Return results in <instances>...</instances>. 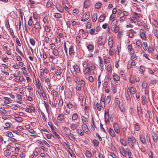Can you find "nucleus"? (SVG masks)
Segmentation results:
<instances>
[{
    "label": "nucleus",
    "mask_w": 158,
    "mask_h": 158,
    "mask_svg": "<svg viewBox=\"0 0 158 158\" xmlns=\"http://www.w3.org/2000/svg\"><path fill=\"white\" fill-rule=\"evenodd\" d=\"M114 102L116 105H117L118 107L120 106V102L118 98H115L114 100Z\"/></svg>",
    "instance_id": "obj_33"
},
{
    "label": "nucleus",
    "mask_w": 158,
    "mask_h": 158,
    "mask_svg": "<svg viewBox=\"0 0 158 158\" xmlns=\"http://www.w3.org/2000/svg\"><path fill=\"white\" fill-rule=\"evenodd\" d=\"M97 14L96 13H94L93 14V16H92V21L94 22H95L97 19Z\"/></svg>",
    "instance_id": "obj_52"
},
{
    "label": "nucleus",
    "mask_w": 158,
    "mask_h": 158,
    "mask_svg": "<svg viewBox=\"0 0 158 158\" xmlns=\"http://www.w3.org/2000/svg\"><path fill=\"white\" fill-rule=\"evenodd\" d=\"M111 100V97L110 96H108L105 99L106 102L109 104Z\"/></svg>",
    "instance_id": "obj_58"
},
{
    "label": "nucleus",
    "mask_w": 158,
    "mask_h": 158,
    "mask_svg": "<svg viewBox=\"0 0 158 158\" xmlns=\"http://www.w3.org/2000/svg\"><path fill=\"white\" fill-rule=\"evenodd\" d=\"M87 48L89 50L92 51L94 49V47L93 44H89L87 45Z\"/></svg>",
    "instance_id": "obj_37"
},
{
    "label": "nucleus",
    "mask_w": 158,
    "mask_h": 158,
    "mask_svg": "<svg viewBox=\"0 0 158 158\" xmlns=\"http://www.w3.org/2000/svg\"><path fill=\"white\" fill-rule=\"evenodd\" d=\"M129 31V32H128L127 33V35L131 38H133L134 35L133 34L134 32V31L132 29H131Z\"/></svg>",
    "instance_id": "obj_13"
},
{
    "label": "nucleus",
    "mask_w": 158,
    "mask_h": 158,
    "mask_svg": "<svg viewBox=\"0 0 158 158\" xmlns=\"http://www.w3.org/2000/svg\"><path fill=\"white\" fill-rule=\"evenodd\" d=\"M53 4V2L51 1L48 0L46 6L49 7H50Z\"/></svg>",
    "instance_id": "obj_61"
},
{
    "label": "nucleus",
    "mask_w": 158,
    "mask_h": 158,
    "mask_svg": "<svg viewBox=\"0 0 158 158\" xmlns=\"http://www.w3.org/2000/svg\"><path fill=\"white\" fill-rule=\"evenodd\" d=\"M69 138L71 137L73 140H75V138L74 137L73 135L71 133L67 134L66 135Z\"/></svg>",
    "instance_id": "obj_45"
},
{
    "label": "nucleus",
    "mask_w": 158,
    "mask_h": 158,
    "mask_svg": "<svg viewBox=\"0 0 158 158\" xmlns=\"http://www.w3.org/2000/svg\"><path fill=\"white\" fill-rule=\"evenodd\" d=\"M143 48L145 51H146L148 48L147 43L146 42H144L143 43Z\"/></svg>",
    "instance_id": "obj_50"
},
{
    "label": "nucleus",
    "mask_w": 158,
    "mask_h": 158,
    "mask_svg": "<svg viewBox=\"0 0 158 158\" xmlns=\"http://www.w3.org/2000/svg\"><path fill=\"white\" fill-rule=\"evenodd\" d=\"M59 51H58L57 49H54L52 51V52L53 54L56 56H58L59 54Z\"/></svg>",
    "instance_id": "obj_40"
},
{
    "label": "nucleus",
    "mask_w": 158,
    "mask_h": 158,
    "mask_svg": "<svg viewBox=\"0 0 158 158\" xmlns=\"http://www.w3.org/2000/svg\"><path fill=\"white\" fill-rule=\"evenodd\" d=\"M33 22L32 20V16L29 17V20L28 21V24L29 26H31L33 24Z\"/></svg>",
    "instance_id": "obj_49"
},
{
    "label": "nucleus",
    "mask_w": 158,
    "mask_h": 158,
    "mask_svg": "<svg viewBox=\"0 0 158 158\" xmlns=\"http://www.w3.org/2000/svg\"><path fill=\"white\" fill-rule=\"evenodd\" d=\"M84 7L85 8H88L91 5V1L90 0H85L84 2Z\"/></svg>",
    "instance_id": "obj_11"
},
{
    "label": "nucleus",
    "mask_w": 158,
    "mask_h": 158,
    "mask_svg": "<svg viewBox=\"0 0 158 158\" xmlns=\"http://www.w3.org/2000/svg\"><path fill=\"white\" fill-rule=\"evenodd\" d=\"M89 13L88 12H86L84 14L81 18V21L82 22H85L87 21L89 18Z\"/></svg>",
    "instance_id": "obj_6"
},
{
    "label": "nucleus",
    "mask_w": 158,
    "mask_h": 158,
    "mask_svg": "<svg viewBox=\"0 0 158 158\" xmlns=\"http://www.w3.org/2000/svg\"><path fill=\"white\" fill-rule=\"evenodd\" d=\"M152 137L154 142L156 143H157L158 139V137L157 134L156 133H154L152 135Z\"/></svg>",
    "instance_id": "obj_28"
},
{
    "label": "nucleus",
    "mask_w": 158,
    "mask_h": 158,
    "mask_svg": "<svg viewBox=\"0 0 158 158\" xmlns=\"http://www.w3.org/2000/svg\"><path fill=\"white\" fill-rule=\"evenodd\" d=\"M119 30V27L117 26L114 27L112 29V31L115 33L118 32Z\"/></svg>",
    "instance_id": "obj_39"
},
{
    "label": "nucleus",
    "mask_w": 158,
    "mask_h": 158,
    "mask_svg": "<svg viewBox=\"0 0 158 158\" xmlns=\"http://www.w3.org/2000/svg\"><path fill=\"white\" fill-rule=\"evenodd\" d=\"M146 102V99L145 97H143L142 99V104L144 105Z\"/></svg>",
    "instance_id": "obj_63"
},
{
    "label": "nucleus",
    "mask_w": 158,
    "mask_h": 158,
    "mask_svg": "<svg viewBox=\"0 0 158 158\" xmlns=\"http://www.w3.org/2000/svg\"><path fill=\"white\" fill-rule=\"evenodd\" d=\"M19 115L18 114H15V117L17 118V119H15V120L17 122H21L23 121V119L22 118L19 117Z\"/></svg>",
    "instance_id": "obj_16"
},
{
    "label": "nucleus",
    "mask_w": 158,
    "mask_h": 158,
    "mask_svg": "<svg viewBox=\"0 0 158 158\" xmlns=\"http://www.w3.org/2000/svg\"><path fill=\"white\" fill-rule=\"evenodd\" d=\"M79 10L77 9H74L73 11V16H75L77 15L79 13Z\"/></svg>",
    "instance_id": "obj_35"
},
{
    "label": "nucleus",
    "mask_w": 158,
    "mask_h": 158,
    "mask_svg": "<svg viewBox=\"0 0 158 158\" xmlns=\"http://www.w3.org/2000/svg\"><path fill=\"white\" fill-rule=\"evenodd\" d=\"M120 142L121 144L124 146H126L127 145V142L125 140L121 139L120 140Z\"/></svg>",
    "instance_id": "obj_43"
},
{
    "label": "nucleus",
    "mask_w": 158,
    "mask_h": 158,
    "mask_svg": "<svg viewBox=\"0 0 158 158\" xmlns=\"http://www.w3.org/2000/svg\"><path fill=\"white\" fill-rule=\"evenodd\" d=\"M132 46L131 45H129L127 47V49L128 50H129L130 54H134L135 52L134 51L132 50Z\"/></svg>",
    "instance_id": "obj_34"
},
{
    "label": "nucleus",
    "mask_w": 158,
    "mask_h": 158,
    "mask_svg": "<svg viewBox=\"0 0 158 158\" xmlns=\"http://www.w3.org/2000/svg\"><path fill=\"white\" fill-rule=\"evenodd\" d=\"M78 127V125L76 123L71 124L70 126V128L73 130H74Z\"/></svg>",
    "instance_id": "obj_22"
},
{
    "label": "nucleus",
    "mask_w": 158,
    "mask_h": 158,
    "mask_svg": "<svg viewBox=\"0 0 158 158\" xmlns=\"http://www.w3.org/2000/svg\"><path fill=\"white\" fill-rule=\"evenodd\" d=\"M105 43V40L102 36H100L99 37L97 42L98 45L99 46H101L104 44Z\"/></svg>",
    "instance_id": "obj_7"
},
{
    "label": "nucleus",
    "mask_w": 158,
    "mask_h": 158,
    "mask_svg": "<svg viewBox=\"0 0 158 158\" xmlns=\"http://www.w3.org/2000/svg\"><path fill=\"white\" fill-rule=\"evenodd\" d=\"M145 68L143 66L141 65L140 66V69L139 70V73L142 74L145 71Z\"/></svg>",
    "instance_id": "obj_32"
},
{
    "label": "nucleus",
    "mask_w": 158,
    "mask_h": 158,
    "mask_svg": "<svg viewBox=\"0 0 158 158\" xmlns=\"http://www.w3.org/2000/svg\"><path fill=\"white\" fill-rule=\"evenodd\" d=\"M106 18L105 15L104 14H102L99 17L98 21L100 22H102Z\"/></svg>",
    "instance_id": "obj_24"
},
{
    "label": "nucleus",
    "mask_w": 158,
    "mask_h": 158,
    "mask_svg": "<svg viewBox=\"0 0 158 158\" xmlns=\"http://www.w3.org/2000/svg\"><path fill=\"white\" fill-rule=\"evenodd\" d=\"M4 98L5 100L4 102L5 104L10 103L11 102V99L9 98L5 97H4Z\"/></svg>",
    "instance_id": "obj_20"
},
{
    "label": "nucleus",
    "mask_w": 158,
    "mask_h": 158,
    "mask_svg": "<svg viewBox=\"0 0 158 158\" xmlns=\"http://www.w3.org/2000/svg\"><path fill=\"white\" fill-rule=\"evenodd\" d=\"M96 68V67L94 64L90 63L88 66L84 70V72L85 74H88L89 75H93L94 74V70Z\"/></svg>",
    "instance_id": "obj_1"
},
{
    "label": "nucleus",
    "mask_w": 158,
    "mask_h": 158,
    "mask_svg": "<svg viewBox=\"0 0 158 158\" xmlns=\"http://www.w3.org/2000/svg\"><path fill=\"white\" fill-rule=\"evenodd\" d=\"M113 79L114 81H118L120 79V77L117 74L114 73L113 75Z\"/></svg>",
    "instance_id": "obj_26"
},
{
    "label": "nucleus",
    "mask_w": 158,
    "mask_h": 158,
    "mask_svg": "<svg viewBox=\"0 0 158 158\" xmlns=\"http://www.w3.org/2000/svg\"><path fill=\"white\" fill-rule=\"evenodd\" d=\"M105 96L104 95L102 96L100 99V103L97 102L96 103L97 108L98 111L101 110L102 108L104 109L105 107Z\"/></svg>",
    "instance_id": "obj_2"
},
{
    "label": "nucleus",
    "mask_w": 158,
    "mask_h": 158,
    "mask_svg": "<svg viewBox=\"0 0 158 158\" xmlns=\"http://www.w3.org/2000/svg\"><path fill=\"white\" fill-rule=\"evenodd\" d=\"M82 129L83 131L85 133H88V132L89 131L88 128L87 126V123L82 122Z\"/></svg>",
    "instance_id": "obj_9"
},
{
    "label": "nucleus",
    "mask_w": 158,
    "mask_h": 158,
    "mask_svg": "<svg viewBox=\"0 0 158 158\" xmlns=\"http://www.w3.org/2000/svg\"><path fill=\"white\" fill-rule=\"evenodd\" d=\"M111 90L113 91V94H115L116 92V89L115 88V85H112V84L111 86Z\"/></svg>",
    "instance_id": "obj_59"
},
{
    "label": "nucleus",
    "mask_w": 158,
    "mask_h": 158,
    "mask_svg": "<svg viewBox=\"0 0 158 158\" xmlns=\"http://www.w3.org/2000/svg\"><path fill=\"white\" fill-rule=\"evenodd\" d=\"M16 51L17 52L19 53L20 55L22 57H24V55H23V53L19 49V48L16 47Z\"/></svg>",
    "instance_id": "obj_54"
},
{
    "label": "nucleus",
    "mask_w": 158,
    "mask_h": 158,
    "mask_svg": "<svg viewBox=\"0 0 158 158\" xmlns=\"http://www.w3.org/2000/svg\"><path fill=\"white\" fill-rule=\"evenodd\" d=\"M44 106H45V107L47 111V112L48 113L50 111H49L50 106H49V105H48V102H47V103H46L45 101H44Z\"/></svg>",
    "instance_id": "obj_27"
},
{
    "label": "nucleus",
    "mask_w": 158,
    "mask_h": 158,
    "mask_svg": "<svg viewBox=\"0 0 158 158\" xmlns=\"http://www.w3.org/2000/svg\"><path fill=\"white\" fill-rule=\"evenodd\" d=\"M90 63H88V60H84L82 63V65L83 67L85 68H86Z\"/></svg>",
    "instance_id": "obj_21"
},
{
    "label": "nucleus",
    "mask_w": 158,
    "mask_h": 158,
    "mask_svg": "<svg viewBox=\"0 0 158 158\" xmlns=\"http://www.w3.org/2000/svg\"><path fill=\"white\" fill-rule=\"evenodd\" d=\"M127 140L129 146L131 148H132L134 147V143L135 142V138L133 136L129 137Z\"/></svg>",
    "instance_id": "obj_4"
},
{
    "label": "nucleus",
    "mask_w": 158,
    "mask_h": 158,
    "mask_svg": "<svg viewBox=\"0 0 158 158\" xmlns=\"http://www.w3.org/2000/svg\"><path fill=\"white\" fill-rule=\"evenodd\" d=\"M139 36L143 40H146L147 37L145 32L143 29H141L139 30Z\"/></svg>",
    "instance_id": "obj_5"
},
{
    "label": "nucleus",
    "mask_w": 158,
    "mask_h": 158,
    "mask_svg": "<svg viewBox=\"0 0 158 158\" xmlns=\"http://www.w3.org/2000/svg\"><path fill=\"white\" fill-rule=\"evenodd\" d=\"M117 24V20L116 19H113L111 23V25L112 27L113 26L115 27Z\"/></svg>",
    "instance_id": "obj_42"
},
{
    "label": "nucleus",
    "mask_w": 158,
    "mask_h": 158,
    "mask_svg": "<svg viewBox=\"0 0 158 158\" xmlns=\"http://www.w3.org/2000/svg\"><path fill=\"white\" fill-rule=\"evenodd\" d=\"M85 154L86 156L89 157H91L92 156V154L88 150L86 151Z\"/></svg>",
    "instance_id": "obj_55"
},
{
    "label": "nucleus",
    "mask_w": 158,
    "mask_h": 158,
    "mask_svg": "<svg viewBox=\"0 0 158 158\" xmlns=\"http://www.w3.org/2000/svg\"><path fill=\"white\" fill-rule=\"evenodd\" d=\"M53 16L55 18L57 19H60L62 17V15L58 13H54Z\"/></svg>",
    "instance_id": "obj_31"
},
{
    "label": "nucleus",
    "mask_w": 158,
    "mask_h": 158,
    "mask_svg": "<svg viewBox=\"0 0 158 158\" xmlns=\"http://www.w3.org/2000/svg\"><path fill=\"white\" fill-rule=\"evenodd\" d=\"M75 53L74 46L72 45L70 46L69 48V55L70 56H74Z\"/></svg>",
    "instance_id": "obj_10"
},
{
    "label": "nucleus",
    "mask_w": 158,
    "mask_h": 158,
    "mask_svg": "<svg viewBox=\"0 0 158 158\" xmlns=\"http://www.w3.org/2000/svg\"><path fill=\"white\" fill-rule=\"evenodd\" d=\"M77 131L78 134L82 136L84 135V132L82 131L81 129H77Z\"/></svg>",
    "instance_id": "obj_57"
},
{
    "label": "nucleus",
    "mask_w": 158,
    "mask_h": 158,
    "mask_svg": "<svg viewBox=\"0 0 158 158\" xmlns=\"http://www.w3.org/2000/svg\"><path fill=\"white\" fill-rule=\"evenodd\" d=\"M137 90L136 88L134 86H131L130 88H128L127 90V93L128 97L130 98L132 95L135 94L136 93Z\"/></svg>",
    "instance_id": "obj_3"
},
{
    "label": "nucleus",
    "mask_w": 158,
    "mask_h": 158,
    "mask_svg": "<svg viewBox=\"0 0 158 158\" xmlns=\"http://www.w3.org/2000/svg\"><path fill=\"white\" fill-rule=\"evenodd\" d=\"M64 118V115L63 114H59L57 117V119L58 121H61Z\"/></svg>",
    "instance_id": "obj_44"
},
{
    "label": "nucleus",
    "mask_w": 158,
    "mask_h": 158,
    "mask_svg": "<svg viewBox=\"0 0 158 158\" xmlns=\"http://www.w3.org/2000/svg\"><path fill=\"white\" fill-rule=\"evenodd\" d=\"M102 6V3L99 2H98L95 5V7L97 9H98L99 8H100Z\"/></svg>",
    "instance_id": "obj_53"
},
{
    "label": "nucleus",
    "mask_w": 158,
    "mask_h": 158,
    "mask_svg": "<svg viewBox=\"0 0 158 158\" xmlns=\"http://www.w3.org/2000/svg\"><path fill=\"white\" fill-rule=\"evenodd\" d=\"M139 138L141 142L143 144H145L146 143V141L145 137L142 135H139Z\"/></svg>",
    "instance_id": "obj_14"
},
{
    "label": "nucleus",
    "mask_w": 158,
    "mask_h": 158,
    "mask_svg": "<svg viewBox=\"0 0 158 158\" xmlns=\"http://www.w3.org/2000/svg\"><path fill=\"white\" fill-rule=\"evenodd\" d=\"M92 142L94 146L97 147L98 146L99 142L97 140L94 139L92 141Z\"/></svg>",
    "instance_id": "obj_41"
},
{
    "label": "nucleus",
    "mask_w": 158,
    "mask_h": 158,
    "mask_svg": "<svg viewBox=\"0 0 158 158\" xmlns=\"http://www.w3.org/2000/svg\"><path fill=\"white\" fill-rule=\"evenodd\" d=\"M148 84L146 80H144L143 81L142 84V89H146L148 86Z\"/></svg>",
    "instance_id": "obj_17"
},
{
    "label": "nucleus",
    "mask_w": 158,
    "mask_h": 158,
    "mask_svg": "<svg viewBox=\"0 0 158 158\" xmlns=\"http://www.w3.org/2000/svg\"><path fill=\"white\" fill-rule=\"evenodd\" d=\"M132 55L131 56V59L133 61L136 60L137 58V56L136 55L134 54H131Z\"/></svg>",
    "instance_id": "obj_51"
},
{
    "label": "nucleus",
    "mask_w": 158,
    "mask_h": 158,
    "mask_svg": "<svg viewBox=\"0 0 158 158\" xmlns=\"http://www.w3.org/2000/svg\"><path fill=\"white\" fill-rule=\"evenodd\" d=\"M136 45L138 47L141 46L142 45V43L140 40H138L136 42Z\"/></svg>",
    "instance_id": "obj_62"
},
{
    "label": "nucleus",
    "mask_w": 158,
    "mask_h": 158,
    "mask_svg": "<svg viewBox=\"0 0 158 158\" xmlns=\"http://www.w3.org/2000/svg\"><path fill=\"white\" fill-rule=\"evenodd\" d=\"M78 116L76 113H74L72 116V119L74 121L76 120L78 118Z\"/></svg>",
    "instance_id": "obj_38"
},
{
    "label": "nucleus",
    "mask_w": 158,
    "mask_h": 158,
    "mask_svg": "<svg viewBox=\"0 0 158 158\" xmlns=\"http://www.w3.org/2000/svg\"><path fill=\"white\" fill-rule=\"evenodd\" d=\"M108 132L110 135L112 137H114L115 136V134L112 128H109Z\"/></svg>",
    "instance_id": "obj_19"
},
{
    "label": "nucleus",
    "mask_w": 158,
    "mask_h": 158,
    "mask_svg": "<svg viewBox=\"0 0 158 158\" xmlns=\"http://www.w3.org/2000/svg\"><path fill=\"white\" fill-rule=\"evenodd\" d=\"M44 29L46 32H49L50 31V27L46 25L44 27Z\"/></svg>",
    "instance_id": "obj_56"
},
{
    "label": "nucleus",
    "mask_w": 158,
    "mask_h": 158,
    "mask_svg": "<svg viewBox=\"0 0 158 158\" xmlns=\"http://www.w3.org/2000/svg\"><path fill=\"white\" fill-rule=\"evenodd\" d=\"M126 149V152L129 156V158H132L131 157L132 153L130 149L129 148H127Z\"/></svg>",
    "instance_id": "obj_29"
},
{
    "label": "nucleus",
    "mask_w": 158,
    "mask_h": 158,
    "mask_svg": "<svg viewBox=\"0 0 158 158\" xmlns=\"http://www.w3.org/2000/svg\"><path fill=\"white\" fill-rule=\"evenodd\" d=\"M110 62V57H106L104 58V62L105 64H107Z\"/></svg>",
    "instance_id": "obj_46"
},
{
    "label": "nucleus",
    "mask_w": 158,
    "mask_h": 158,
    "mask_svg": "<svg viewBox=\"0 0 158 158\" xmlns=\"http://www.w3.org/2000/svg\"><path fill=\"white\" fill-rule=\"evenodd\" d=\"M112 70V66L110 64L107 65L106 67V70L108 72H110Z\"/></svg>",
    "instance_id": "obj_60"
},
{
    "label": "nucleus",
    "mask_w": 158,
    "mask_h": 158,
    "mask_svg": "<svg viewBox=\"0 0 158 158\" xmlns=\"http://www.w3.org/2000/svg\"><path fill=\"white\" fill-rule=\"evenodd\" d=\"M108 44L110 48H111L113 47V39L112 37H109Z\"/></svg>",
    "instance_id": "obj_12"
},
{
    "label": "nucleus",
    "mask_w": 158,
    "mask_h": 158,
    "mask_svg": "<svg viewBox=\"0 0 158 158\" xmlns=\"http://www.w3.org/2000/svg\"><path fill=\"white\" fill-rule=\"evenodd\" d=\"M113 128L115 132L118 134L120 132L119 126L116 122H114L113 123Z\"/></svg>",
    "instance_id": "obj_8"
},
{
    "label": "nucleus",
    "mask_w": 158,
    "mask_h": 158,
    "mask_svg": "<svg viewBox=\"0 0 158 158\" xmlns=\"http://www.w3.org/2000/svg\"><path fill=\"white\" fill-rule=\"evenodd\" d=\"M124 148H122L121 150L119 149V151L123 155V156L124 157H126L127 154L126 151L125 152L124 150Z\"/></svg>",
    "instance_id": "obj_36"
},
{
    "label": "nucleus",
    "mask_w": 158,
    "mask_h": 158,
    "mask_svg": "<svg viewBox=\"0 0 158 158\" xmlns=\"http://www.w3.org/2000/svg\"><path fill=\"white\" fill-rule=\"evenodd\" d=\"M155 48L154 46L149 47L148 48V52L149 53H151L154 50Z\"/></svg>",
    "instance_id": "obj_47"
},
{
    "label": "nucleus",
    "mask_w": 158,
    "mask_h": 158,
    "mask_svg": "<svg viewBox=\"0 0 158 158\" xmlns=\"http://www.w3.org/2000/svg\"><path fill=\"white\" fill-rule=\"evenodd\" d=\"M34 27L35 29L38 30V32L40 33V30L41 29V27L39 22H37L35 23Z\"/></svg>",
    "instance_id": "obj_15"
},
{
    "label": "nucleus",
    "mask_w": 158,
    "mask_h": 158,
    "mask_svg": "<svg viewBox=\"0 0 158 158\" xmlns=\"http://www.w3.org/2000/svg\"><path fill=\"white\" fill-rule=\"evenodd\" d=\"M157 83H158V81L155 79L151 80L150 81V83L152 85H154Z\"/></svg>",
    "instance_id": "obj_48"
},
{
    "label": "nucleus",
    "mask_w": 158,
    "mask_h": 158,
    "mask_svg": "<svg viewBox=\"0 0 158 158\" xmlns=\"http://www.w3.org/2000/svg\"><path fill=\"white\" fill-rule=\"evenodd\" d=\"M0 111L4 114H6L7 113V111L4 108H3V107L0 108Z\"/></svg>",
    "instance_id": "obj_64"
},
{
    "label": "nucleus",
    "mask_w": 158,
    "mask_h": 158,
    "mask_svg": "<svg viewBox=\"0 0 158 158\" xmlns=\"http://www.w3.org/2000/svg\"><path fill=\"white\" fill-rule=\"evenodd\" d=\"M73 67L75 71L77 73H79L80 71V69L79 66L77 65H75L73 66Z\"/></svg>",
    "instance_id": "obj_30"
},
{
    "label": "nucleus",
    "mask_w": 158,
    "mask_h": 158,
    "mask_svg": "<svg viewBox=\"0 0 158 158\" xmlns=\"http://www.w3.org/2000/svg\"><path fill=\"white\" fill-rule=\"evenodd\" d=\"M135 63L134 61H132L131 62L129 61L128 63L127 69H129L132 66H135Z\"/></svg>",
    "instance_id": "obj_18"
},
{
    "label": "nucleus",
    "mask_w": 158,
    "mask_h": 158,
    "mask_svg": "<svg viewBox=\"0 0 158 158\" xmlns=\"http://www.w3.org/2000/svg\"><path fill=\"white\" fill-rule=\"evenodd\" d=\"M137 110L138 111V115L139 116H141L142 115L143 113L142 110V109L140 106H138L137 107Z\"/></svg>",
    "instance_id": "obj_23"
},
{
    "label": "nucleus",
    "mask_w": 158,
    "mask_h": 158,
    "mask_svg": "<svg viewBox=\"0 0 158 158\" xmlns=\"http://www.w3.org/2000/svg\"><path fill=\"white\" fill-rule=\"evenodd\" d=\"M134 127L135 130L137 131H139L140 128V124L137 123H135L134 125Z\"/></svg>",
    "instance_id": "obj_25"
}]
</instances>
